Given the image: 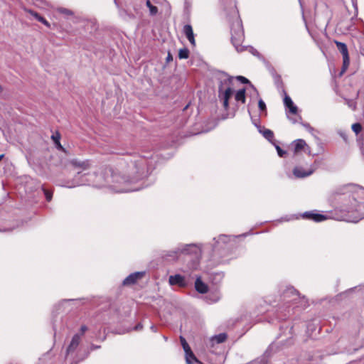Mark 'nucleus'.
<instances>
[{
	"label": "nucleus",
	"mask_w": 364,
	"mask_h": 364,
	"mask_svg": "<svg viewBox=\"0 0 364 364\" xmlns=\"http://www.w3.org/2000/svg\"><path fill=\"white\" fill-rule=\"evenodd\" d=\"M235 99L237 102H241L242 103H245V99H246L245 98V90L244 88L239 90L235 95Z\"/></svg>",
	"instance_id": "obj_21"
},
{
	"label": "nucleus",
	"mask_w": 364,
	"mask_h": 364,
	"mask_svg": "<svg viewBox=\"0 0 364 364\" xmlns=\"http://www.w3.org/2000/svg\"><path fill=\"white\" fill-rule=\"evenodd\" d=\"M70 164L75 168L81 169L82 171H77V174L75 176L72 184L70 185H63V186L68 188H73L77 186H83V185H90L92 183L94 186H102L100 180L95 181L93 179L94 177L97 178L95 173H84L82 174V171H86L91 167V163L89 160L80 161L78 159H72L70 161Z\"/></svg>",
	"instance_id": "obj_2"
},
{
	"label": "nucleus",
	"mask_w": 364,
	"mask_h": 364,
	"mask_svg": "<svg viewBox=\"0 0 364 364\" xmlns=\"http://www.w3.org/2000/svg\"><path fill=\"white\" fill-rule=\"evenodd\" d=\"M168 282L172 286L177 285L180 287H185L187 285L185 277L178 274L170 276Z\"/></svg>",
	"instance_id": "obj_8"
},
{
	"label": "nucleus",
	"mask_w": 364,
	"mask_h": 364,
	"mask_svg": "<svg viewBox=\"0 0 364 364\" xmlns=\"http://www.w3.org/2000/svg\"><path fill=\"white\" fill-rule=\"evenodd\" d=\"M218 97L223 102L225 109L229 107V99L231 97L233 90L232 88V77L225 73H222L219 77Z\"/></svg>",
	"instance_id": "obj_3"
},
{
	"label": "nucleus",
	"mask_w": 364,
	"mask_h": 364,
	"mask_svg": "<svg viewBox=\"0 0 364 364\" xmlns=\"http://www.w3.org/2000/svg\"><path fill=\"white\" fill-rule=\"evenodd\" d=\"M276 149L277 151L278 155L281 157L284 156L286 154L284 151H283L279 146H276Z\"/></svg>",
	"instance_id": "obj_35"
},
{
	"label": "nucleus",
	"mask_w": 364,
	"mask_h": 364,
	"mask_svg": "<svg viewBox=\"0 0 364 364\" xmlns=\"http://www.w3.org/2000/svg\"><path fill=\"white\" fill-rule=\"evenodd\" d=\"M294 144L295 152L300 151L306 146V141L303 139H296L294 141Z\"/></svg>",
	"instance_id": "obj_19"
},
{
	"label": "nucleus",
	"mask_w": 364,
	"mask_h": 364,
	"mask_svg": "<svg viewBox=\"0 0 364 364\" xmlns=\"http://www.w3.org/2000/svg\"><path fill=\"white\" fill-rule=\"evenodd\" d=\"M288 118H289V119L290 121H291V122H292V123H294V124H295L296 122H297V120H296V119H294V118L289 117V116H288Z\"/></svg>",
	"instance_id": "obj_41"
},
{
	"label": "nucleus",
	"mask_w": 364,
	"mask_h": 364,
	"mask_svg": "<svg viewBox=\"0 0 364 364\" xmlns=\"http://www.w3.org/2000/svg\"><path fill=\"white\" fill-rule=\"evenodd\" d=\"M100 178H103V179H104V181H105V182H107V183H109V180H107V179H106V178H104V177H103L102 176H101V175H100Z\"/></svg>",
	"instance_id": "obj_42"
},
{
	"label": "nucleus",
	"mask_w": 364,
	"mask_h": 364,
	"mask_svg": "<svg viewBox=\"0 0 364 364\" xmlns=\"http://www.w3.org/2000/svg\"><path fill=\"white\" fill-rule=\"evenodd\" d=\"M254 90L256 92L257 95H259L258 92H257V90H256L255 87H254Z\"/></svg>",
	"instance_id": "obj_46"
},
{
	"label": "nucleus",
	"mask_w": 364,
	"mask_h": 364,
	"mask_svg": "<svg viewBox=\"0 0 364 364\" xmlns=\"http://www.w3.org/2000/svg\"><path fill=\"white\" fill-rule=\"evenodd\" d=\"M273 348H274V345H271L269 347V348L267 349V350L265 352V353L262 358H258V359L254 360L250 364H267V354L269 353V350H272L273 349Z\"/></svg>",
	"instance_id": "obj_16"
},
{
	"label": "nucleus",
	"mask_w": 364,
	"mask_h": 364,
	"mask_svg": "<svg viewBox=\"0 0 364 364\" xmlns=\"http://www.w3.org/2000/svg\"><path fill=\"white\" fill-rule=\"evenodd\" d=\"M352 130L356 134H359L362 130V126L360 123H355L352 125Z\"/></svg>",
	"instance_id": "obj_28"
},
{
	"label": "nucleus",
	"mask_w": 364,
	"mask_h": 364,
	"mask_svg": "<svg viewBox=\"0 0 364 364\" xmlns=\"http://www.w3.org/2000/svg\"><path fill=\"white\" fill-rule=\"evenodd\" d=\"M200 247L195 244H189V245H183L181 247H178L177 250L174 252L176 255L178 253H184L187 255H193L196 259H194L191 264L189 268L191 269H196L198 267L199 262L198 257L200 255Z\"/></svg>",
	"instance_id": "obj_5"
},
{
	"label": "nucleus",
	"mask_w": 364,
	"mask_h": 364,
	"mask_svg": "<svg viewBox=\"0 0 364 364\" xmlns=\"http://www.w3.org/2000/svg\"><path fill=\"white\" fill-rule=\"evenodd\" d=\"M232 43L237 52H242L245 47L241 45L245 36L241 20L237 18L232 23Z\"/></svg>",
	"instance_id": "obj_4"
},
{
	"label": "nucleus",
	"mask_w": 364,
	"mask_h": 364,
	"mask_svg": "<svg viewBox=\"0 0 364 364\" xmlns=\"http://www.w3.org/2000/svg\"><path fill=\"white\" fill-rule=\"evenodd\" d=\"M250 52H251L254 55H259L258 51L252 47L250 48Z\"/></svg>",
	"instance_id": "obj_37"
},
{
	"label": "nucleus",
	"mask_w": 364,
	"mask_h": 364,
	"mask_svg": "<svg viewBox=\"0 0 364 364\" xmlns=\"http://www.w3.org/2000/svg\"><path fill=\"white\" fill-rule=\"evenodd\" d=\"M345 203L341 211L344 213L340 220L350 223H358L364 218V203L358 201L361 199L363 191L358 186L350 184L342 188Z\"/></svg>",
	"instance_id": "obj_1"
},
{
	"label": "nucleus",
	"mask_w": 364,
	"mask_h": 364,
	"mask_svg": "<svg viewBox=\"0 0 364 364\" xmlns=\"http://www.w3.org/2000/svg\"><path fill=\"white\" fill-rule=\"evenodd\" d=\"M80 341V336L79 334H75L73 336L70 343L66 349L65 357L67 358L68 355L73 353L78 347Z\"/></svg>",
	"instance_id": "obj_10"
},
{
	"label": "nucleus",
	"mask_w": 364,
	"mask_h": 364,
	"mask_svg": "<svg viewBox=\"0 0 364 364\" xmlns=\"http://www.w3.org/2000/svg\"><path fill=\"white\" fill-rule=\"evenodd\" d=\"M27 11L31 15H32L34 18H36L38 21L41 22L42 23H43L47 27H50V23H48V21L46 19H45L43 17L40 16L38 13H36V12H35V11H33L32 10H28Z\"/></svg>",
	"instance_id": "obj_17"
},
{
	"label": "nucleus",
	"mask_w": 364,
	"mask_h": 364,
	"mask_svg": "<svg viewBox=\"0 0 364 364\" xmlns=\"http://www.w3.org/2000/svg\"><path fill=\"white\" fill-rule=\"evenodd\" d=\"M180 341L185 352L191 350L189 345L188 344V343L186 342V339L183 337L181 336Z\"/></svg>",
	"instance_id": "obj_27"
},
{
	"label": "nucleus",
	"mask_w": 364,
	"mask_h": 364,
	"mask_svg": "<svg viewBox=\"0 0 364 364\" xmlns=\"http://www.w3.org/2000/svg\"><path fill=\"white\" fill-rule=\"evenodd\" d=\"M43 192L47 201L50 202L52 199L53 192L46 189H43Z\"/></svg>",
	"instance_id": "obj_31"
},
{
	"label": "nucleus",
	"mask_w": 364,
	"mask_h": 364,
	"mask_svg": "<svg viewBox=\"0 0 364 364\" xmlns=\"http://www.w3.org/2000/svg\"><path fill=\"white\" fill-rule=\"evenodd\" d=\"M346 102V104L348 105V106L352 109L353 110H355V108H356V103L354 100H348V99H345Z\"/></svg>",
	"instance_id": "obj_30"
},
{
	"label": "nucleus",
	"mask_w": 364,
	"mask_h": 364,
	"mask_svg": "<svg viewBox=\"0 0 364 364\" xmlns=\"http://www.w3.org/2000/svg\"><path fill=\"white\" fill-rule=\"evenodd\" d=\"M183 33L186 35L188 40L189 41V42L191 43V44L194 46L196 45V41L194 38V34L192 26L188 24L185 25L183 27Z\"/></svg>",
	"instance_id": "obj_12"
},
{
	"label": "nucleus",
	"mask_w": 364,
	"mask_h": 364,
	"mask_svg": "<svg viewBox=\"0 0 364 364\" xmlns=\"http://www.w3.org/2000/svg\"><path fill=\"white\" fill-rule=\"evenodd\" d=\"M227 240H228V236L226 235H220L218 240H217V242L219 243L220 241L225 243L227 242Z\"/></svg>",
	"instance_id": "obj_34"
},
{
	"label": "nucleus",
	"mask_w": 364,
	"mask_h": 364,
	"mask_svg": "<svg viewBox=\"0 0 364 364\" xmlns=\"http://www.w3.org/2000/svg\"><path fill=\"white\" fill-rule=\"evenodd\" d=\"M303 126L309 131L313 130V128L309 124H303Z\"/></svg>",
	"instance_id": "obj_39"
},
{
	"label": "nucleus",
	"mask_w": 364,
	"mask_h": 364,
	"mask_svg": "<svg viewBox=\"0 0 364 364\" xmlns=\"http://www.w3.org/2000/svg\"><path fill=\"white\" fill-rule=\"evenodd\" d=\"M185 355L187 364H195L199 363L198 360L196 358L191 350L185 352Z\"/></svg>",
	"instance_id": "obj_15"
},
{
	"label": "nucleus",
	"mask_w": 364,
	"mask_h": 364,
	"mask_svg": "<svg viewBox=\"0 0 364 364\" xmlns=\"http://www.w3.org/2000/svg\"><path fill=\"white\" fill-rule=\"evenodd\" d=\"M58 11L60 14H63L67 15V16H72L73 14L72 11H70L68 9H65V8H58Z\"/></svg>",
	"instance_id": "obj_29"
},
{
	"label": "nucleus",
	"mask_w": 364,
	"mask_h": 364,
	"mask_svg": "<svg viewBox=\"0 0 364 364\" xmlns=\"http://www.w3.org/2000/svg\"><path fill=\"white\" fill-rule=\"evenodd\" d=\"M289 295L294 296L291 301H295L299 297V294L293 287L288 288L284 293V297H287Z\"/></svg>",
	"instance_id": "obj_22"
},
{
	"label": "nucleus",
	"mask_w": 364,
	"mask_h": 364,
	"mask_svg": "<svg viewBox=\"0 0 364 364\" xmlns=\"http://www.w3.org/2000/svg\"><path fill=\"white\" fill-rule=\"evenodd\" d=\"M227 338V335L225 333H220L218 336H215L214 340L218 343H220L224 342Z\"/></svg>",
	"instance_id": "obj_26"
},
{
	"label": "nucleus",
	"mask_w": 364,
	"mask_h": 364,
	"mask_svg": "<svg viewBox=\"0 0 364 364\" xmlns=\"http://www.w3.org/2000/svg\"><path fill=\"white\" fill-rule=\"evenodd\" d=\"M146 5L149 9V11L151 15L156 14V13L158 12V9L156 6L151 4L150 0L146 1Z\"/></svg>",
	"instance_id": "obj_25"
},
{
	"label": "nucleus",
	"mask_w": 364,
	"mask_h": 364,
	"mask_svg": "<svg viewBox=\"0 0 364 364\" xmlns=\"http://www.w3.org/2000/svg\"><path fill=\"white\" fill-rule=\"evenodd\" d=\"M315 166H311L307 170H304L302 167H295L293 171L294 175L297 178H304L311 175L316 170Z\"/></svg>",
	"instance_id": "obj_7"
},
{
	"label": "nucleus",
	"mask_w": 364,
	"mask_h": 364,
	"mask_svg": "<svg viewBox=\"0 0 364 364\" xmlns=\"http://www.w3.org/2000/svg\"><path fill=\"white\" fill-rule=\"evenodd\" d=\"M141 328H142V325H141V323L137 324V325L134 327V330H136V331L141 330Z\"/></svg>",
	"instance_id": "obj_40"
},
{
	"label": "nucleus",
	"mask_w": 364,
	"mask_h": 364,
	"mask_svg": "<svg viewBox=\"0 0 364 364\" xmlns=\"http://www.w3.org/2000/svg\"><path fill=\"white\" fill-rule=\"evenodd\" d=\"M284 104L287 108L289 109V112L293 114H296L297 112V107L294 105L291 97L286 95L284 99Z\"/></svg>",
	"instance_id": "obj_13"
},
{
	"label": "nucleus",
	"mask_w": 364,
	"mask_h": 364,
	"mask_svg": "<svg viewBox=\"0 0 364 364\" xmlns=\"http://www.w3.org/2000/svg\"><path fill=\"white\" fill-rule=\"evenodd\" d=\"M4 154L0 155V161L4 158Z\"/></svg>",
	"instance_id": "obj_45"
},
{
	"label": "nucleus",
	"mask_w": 364,
	"mask_h": 364,
	"mask_svg": "<svg viewBox=\"0 0 364 364\" xmlns=\"http://www.w3.org/2000/svg\"><path fill=\"white\" fill-rule=\"evenodd\" d=\"M144 275V272H136L129 274L123 281V285H132L141 279Z\"/></svg>",
	"instance_id": "obj_9"
},
{
	"label": "nucleus",
	"mask_w": 364,
	"mask_h": 364,
	"mask_svg": "<svg viewBox=\"0 0 364 364\" xmlns=\"http://www.w3.org/2000/svg\"><path fill=\"white\" fill-rule=\"evenodd\" d=\"M151 328L154 331H156V327H155L154 326H152L151 327Z\"/></svg>",
	"instance_id": "obj_44"
},
{
	"label": "nucleus",
	"mask_w": 364,
	"mask_h": 364,
	"mask_svg": "<svg viewBox=\"0 0 364 364\" xmlns=\"http://www.w3.org/2000/svg\"><path fill=\"white\" fill-rule=\"evenodd\" d=\"M132 189H129L128 188L122 187V188H117L116 191L119 193H123V192H129L132 191Z\"/></svg>",
	"instance_id": "obj_33"
},
{
	"label": "nucleus",
	"mask_w": 364,
	"mask_h": 364,
	"mask_svg": "<svg viewBox=\"0 0 364 364\" xmlns=\"http://www.w3.org/2000/svg\"><path fill=\"white\" fill-rule=\"evenodd\" d=\"M237 79L242 83H250V81L243 76H237Z\"/></svg>",
	"instance_id": "obj_36"
},
{
	"label": "nucleus",
	"mask_w": 364,
	"mask_h": 364,
	"mask_svg": "<svg viewBox=\"0 0 364 364\" xmlns=\"http://www.w3.org/2000/svg\"><path fill=\"white\" fill-rule=\"evenodd\" d=\"M196 290L200 294H205L208 290V287L202 282L200 277H197L195 282Z\"/></svg>",
	"instance_id": "obj_14"
},
{
	"label": "nucleus",
	"mask_w": 364,
	"mask_h": 364,
	"mask_svg": "<svg viewBox=\"0 0 364 364\" xmlns=\"http://www.w3.org/2000/svg\"><path fill=\"white\" fill-rule=\"evenodd\" d=\"M87 330V328L85 325L82 326L80 328V331H81L82 334H83Z\"/></svg>",
	"instance_id": "obj_38"
},
{
	"label": "nucleus",
	"mask_w": 364,
	"mask_h": 364,
	"mask_svg": "<svg viewBox=\"0 0 364 364\" xmlns=\"http://www.w3.org/2000/svg\"><path fill=\"white\" fill-rule=\"evenodd\" d=\"M258 107L259 110L262 112L266 110V105L262 99H259L258 101Z\"/></svg>",
	"instance_id": "obj_32"
},
{
	"label": "nucleus",
	"mask_w": 364,
	"mask_h": 364,
	"mask_svg": "<svg viewBox=\"0 0 364 364\" xmlns=\"http://www.w3.org/2000/svg\"><path fill=\"white\" fill-rule=\"evenodd\" d=\"M111 177L112 178V181L114 183H122L129 181V180L126 179L124 176H117L113 173H112Z\"/></svg>",
	"instance_id": "obj_23"
},
{
	"label": "nucleus",
	"mask_w": 364,
	"mask_h": 364,
	"mask_svg": "<svg viewBox=\"0 0 364 364\" xmlns=\"http://www.w3.org/2000/svg\"><path fill=\"white\" fill-rule=\"evenodd\" d=\"M303 218L312 220L317 223L323 221L327 219L326 215L314 212H305L303 214Z\"/></svg>",
	"instance_id": "obj_11"
},
{
	"label": "nucleus",
	"mask_w": 364,
	"mask_h": 364,
	"mask_svg": "<svg viewBox=\"0 0 364 364\" xmlns=\"http://www.w3.org/2000/svg\"><path fill=\"white\" fill-rule=\"evenodd\" d=\"M51 139H53L54 144H55L58 149L64 151V148L61 145L60 142V134L58 132H56L55 134H53L51 136Z\"/></svg>",
	"instance_id": "obj_20"
},
{
	"label": "nucleus",
	"mask_w": 364,
	"mask_h": 364,
	"mask_svg": "<svg viewBox=\"0 0 364 364\" xmlns=\"http://www.w3.org/2000/svg\"><path fill=\"white\" fill-rule=\"evenodd\" d=\"M171 58H172L171 55L170 54H168V57H167V60H169Z\"/></svg>",
	"instance_id": "obj_43"
},
{
	"label": "nucleus",
	"mask_w": 364,
	"mask_h": 364,
	"mask_svg": "<svg viewBox=\"0 0 364 364\" xmlns=\"http://www.w3.org/2000/svg\"><path fill=\"white\" fill-rule=\"evenodd\" d=\"M189 56V50L187 48H181L178 52L180 59H187Z\"/></svg>",
	"instance_id": "obj_24"
},
{
	"label": "nucleus",
	"mask_w": 364,
	"mask_h": 364,
	"mask_svg": "<svg viewBox=\"0 0 364 364\" xmlns=\"http://www.w3.org/2000/svg\"><path fill=\"white\" fill-rule=\"evenodd\" d=\"M259 132L262 134L263 136L269 141H272L274 138V133L272 131L268 129H262L259 127Z\"/></svg>",
	"instance_id": "obj_18"
},
{
	"label": "nucleus",
	"mask_w": 364,
	"mask_h": 364,
	"mask_svg": "<svg viewBox=\"0 0 364 364\" xmlns=\"http://www.w3.org/2000/svg\"><path fill=\"white\" fill-rule=\"evenodd\" d=\"M335 43L336 45L338 50L341 52V53L343 55V67H342L341 72V75H342L343 73H344L346 71V70L350 64V59H349V55H348V48H347V46L344 43H341V42L335 41Z\"/></svg>",
	"instance_id": "obj_6"
}]
</instances>
